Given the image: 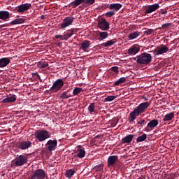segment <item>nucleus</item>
<instances>
[{
    "instance_id": "obj_41",
    "label": "nucleus",
    "mask_w": 179,
    "mask_h": 179,
    "mask_svg": "<svg viewBox=\"0 0 179 179\" xmlns=\"http://www.w3.org/2000/svg\"><path fill=\"white\" fill-rule=\"evenodd\" d=\"M94 170H95V171H102V170H103V165H101V164L96 165L94 167Z\"/></svg>"
},
{
    "instance_id": "obj_5",
    "label": "nucleus",
    "mask_w": 179,
    "mask_h": 179,
    "mask_svg": "<svg viewBox=\"0 0 179 179\" xmlns=\"http://www.w3.org/2000/svg\"><path fill=\"white\" fill-rule=\"evenodd\" d=\"M64 80L59 78L53 83V85L49 90V92H50V93H58V92L64 87Z\"/></svg>"
},
{
    "instance_id": "obj_38",
    "label": "nucleus",
    "mask_w": 179,
    "mask_h": 179,
    "mask_svg": "<svg viewBox=\"0 0 179 179\" xmlns=\"http://www.w3.org/2000/svg\"><path fill=\"white\" fill-rule=\"evenodd\" d=\"M83 91V89L80 87H75L73 90V96H78L81 92Z\"/></svg>"
},
{
    "instance_id": "obj_52",
    "label": "nucleus",
    "mask_w": 179,
    "mask_h": 179,
    "mask_svg": "<svg viewBox=\"0 0 179 179\" xmlns=\"http://www.w3.org/2000/svg\"><path fill=\"white\" fill-rule=\"evenodd\" d=\"M100 136H99V135H98V136H95V138H100Z\"/></svg>"
},
{
    "instance_id": "obj_13",
    "label": "nucleus",
    "mask_w": 179,
    "mask_h": 179,
    "mask_svg": "<svg viewBox=\"0 0 179 179\" xmlns=\"http://www.w3.org/2000/svg\"><path fill=\"white\" fill-rule=\"evenodd\" d=\"M30 8H31V4L27 3L21 4L18 6L16 8V10L17 12H18V13H23V12H26V10H29Z\"/></svg>"
},
{
    "instance_id": "obj_17",
    "label": "nucleus",
    "mask_w": 179,
    "mask_h": 179,
    "mask_svg": "<svg viewBox=\"0 0 179 179\" xmlns=\"http://www.w3.org/2000/svg\"><path fill=\"white\" fill-rule=\"evenodd\" d=\"M10 64L9 57H2L0 59V68H5Z\"/></svg>"
},
{
    "instance_id": "obj_42",
    "label": "nucleus",
    "mask_w": 179,
    "mask_h": 179,
    "mask_svg": "<svg viewBox=\"0 0 179 179\" xmlns=\"http://www.w3.org/2000/svg\"><path fill=\"white\" fill-rule=\"evenodd\" d=\"M106 16H107V17H111L113 16H114V15H115V11H108L106 13Z\"/></svg>"
},
{
    "instance_id": "obj_47",
    "label": "nucleus",
    "mask_w": 179,
    "mask_h": 179,
    "mask_svg": "<svg viewBox=\"0 0 179 179\" xmlns=\"http://www.w3.org/2000/svg\"><path fill=\"white\" fill-rule=\"evenodd\" d=\"M32 76H36L38 79H40V75L37 73H32Z\"/></svg>"
},
{
    "instance_id": "obj_2",
    "label": "nucleus",
    "mask_w": 179,
    "mask_h": 179,
    "mask_svg": "<svg viewBox=\"0 0 179 179\" xmlns=\"http://www.w3.org/2000/svg\"><path fill=\"white\" fill-rule=\"evenodd\" d=\"M133 59H134L138 65H149V64L152 62V55L144 52L134 57Z\"/></svg>"
},
{
    "instance_id": "obj_46",
    "label": "nucleus",
    "mask_w": 179,
    "mask_h": 179,
    "mask_svg": "<svg viewBox=\"0 0 179 179\" xmlns=\"http://www.w3.org/2000/svg\"><path fill=\"white\" fill-rule=\"evenodd\" d=\"M137 124H138V125H143V124H146V120H141L140 121H138Z\"/></svg>"
},
{
    "instance_id": "obj_31",
    "label": "nucleus",
    "mask_w": 179,
    "mask_h": 179,
    "mask_svg": "<svg viewBox=\"0 0 179 179\" xmlns=\"http://www.w3.org/2000/svg\"><path fill=\"white\" fill-rule=\"evenodd\" d=\"M115 43H117V41H115V39H113V40L108 41L105 43H103L101 45L103 47H111V45H114Z\"/></svg>"
},
{
    "instance_id": "obj_14",
    "label": "nucleus",
    "mask_w": 179,
    "mask_h": 179,
    "mask_svg": "<svg viewBox=\"0 0 179 179\" xmlns=\"http://www.w3.org/2000/svg\"><path fill=\"white\" fill-rule=\"evenodd\" d=\"M76 33H78V29H71L68 30L67 32L64 35L62 41H66L68 39L71 38L73 34H76Z\"/></svg>"
},
{
    "instance_id": "obj_7",
    "label": "nucleus",
    "mask_w": 179,
    "mask_h": 179,
    "mask_svg": "<svg viewBox=\"0 0 179 179\" xmlns=\"http://www.w3.org/2000/svg\"><path fill=\"white\" fill-rule=\"evenodd\" d=\"M98 27L103 31H107V30H110V22H107V20H106V18L99 20Z\"/></svg>"
},
{
    "instance_id": "obj_15",
    "label": "nucleus",
    "mask_w": 179,
    "mask_h": 179,
    "mask_svg": "<svg viewBox=\"0 0 179 179\" xmlns=\"http://www.w3.org/2000/svg\"><path fill=\"white\" fill-rule=\"evenodd\" d=\"M139 51H141L139 46L134 45L128 49L127 54H129V55H136Z\"/></svg>"
},
{
    "instance_id": "obj_20",
    "label": "nucleus",
    "mask_w": 179,
    "mask_h": 179,
    "mask_svg": "<svg viewBox=\"0 0 179 179\" xmlns=\"http://www.w3.org/2000/svg\"><path fill=\"white\" fill-rule=\"evenodd\" d=\"M135 136H136V135L134 134H128L127 136H126L125 137H124L121 143H131V142H132L134 138H135Z\"/></svg>"
},
{
    "instance_id": "obj_45",
    "label": "nucleus",
    "mask_w": 179,
    "mask_h": 179,
    "mask_svg": "<svg viewBox=\"0 0 179 179\" xmlns=\"http://www.w3.org/2000/svg\"><path fill=\"white\" fill-rule=\"evenodd\" d=\"M9 26V24H1L0 25V29L1 30H6V28L5 27H8Z\"/></svg>"
},
{
    "instance_id": "obj_28",
    "label": "nucleus",
    "mask_w": 179,
    "mask_h": 179,
    "mask_svg": "<svg viewBox=\"0 0 179 179\" xmlns=\"http://www.w3.org/2000/svg\"><path fill=\"white\" fill-rule=\"evenodd\" d=\"M70 90H67L66 91L63 92L60 96V99H62V100H66V99L72 97V95L69 93Z\"/></svg>"
},
{
    "instance_id": "obj_23",
    "label": "nucleus",
    "mask_w": 179,
    "mask_h": 179,
    "mask_svg": "<svg viewBox=\"0 0 179 179\" xmlns=\"http://www.w3.org/2000/svg\"><path fill=\"white\" fill-rule=\"evenodd\" d=\"M16 95L13 94L11 96H7L4 99L1 101V103H15L16 101Z\"/></svg>"
},
{
    "instance_id": "obj_22",
    "label": "nucleus",
    "mask_w": 179,
    "mask_h": 179,
    "mask_svg": "<svg viewBox=\"0 0 179 179\" xmlns=\"http://www.w3.org/2000/svg\"><path fill=\"white\" fill-rule=\"evenodd\" d=\"M121 8H122V4L120 3H112L109 5V9L110 10H115L116 12H118Z\"/></svg>"
},
{
    "instance_id": "obj_33",
    "label": "nucleus",
    "mask_w": 179,
    "mask_h": 179,
    "mask_svg": "<svg viewBox=\"0 0 179 179\" xmlns=\"http://www.w3.org/2000/svg\"><path fill=\"white\" fill-rule=\"evenodd\" d=\"M146 139H148V135H146V134H143L142 136H140L136 138V142L137 143L145 142Z\"/></svg>"
},
{
    "instance_id": "obj_34",
    "label": "nucleus",
    "mask_w": 179,
    "mask_h": 179,
    "mask_svg": "<svg viewBox=\"0 0 179 179\" xmlns=\"http://www.w3.org/2000/svg\"><path fill=\"white\" fill-rule=\"evenodd\" d=\"M127 82V78L122 77L114 83V86H120V85Z\"/></svg>"
},
{
    "instance_id": "obj_9",
    "label": "nucleus",
    "mask_w": 179,
    "mask_h": 179,
    "mask_svg": "<svg viewBox=\"0 0 179 179\" xmlns=\"http://www.w3.org/2000/svg\"><path fill=\"white\" fill-rule=\"evenodd\" d=\"M159 8H160V5H159V3H155L145 6L144 12L145 16H146V15L153 13V12H156Z\"/></svg>"
},
{
    "instance_id": "obj_26",
    "label": "nucleus",
    "mask_w": 179,
    "mask_h": 179,
    "mask_svg": "<svg viewBox=\"0 0 179 179\" xmlns=\"http://www.w3.org/2000/svg\"><path fill=\"white\" fill-rule=\"evenodd\" d=\"M82 3H85V0H74L70 3V6H72V8H78V6L82 5Z\"/></svg>"
},
{
    "instance_id": "obj_18",
    "label": "nucleus",
    "mask_w": 179,
    "mask_h": 179,
    "mask_svg": "<svg viewBox=\"0 0 179 179\" xmlns=\"http://www.w3.org/2000/svg\"><path fill=\"white\" fill-rule=\"evenodd\" d=\"M80 48L83 50V51H87L89 48H90V41L88 40H85L83 41L80 45Z\"/></svg>"
},
{
    "instance_id": "obj_25",
    "label": "nucleus",
    "mask_w": 179,
    "mask_h": 179,
    "mask_svg": "<svg viewBox=\"0 0 179 179\" xmlns=\"http://www.w3.org/2000/svg\"><path fill=\"white\" fill-rule=\"evenodd\" d=\"M159 125V120L154 119L149 122L147 124L148 128H156Z\"/></svg>"
},
{
    "instance_id": "obj_43",
    "label": "nucleus",
    "mask_w": 179,
    "mask_h": 179,
    "mask_svg": "<svg viewBox=\"0 0 179 179\" xmlns=\"http://www.w3.org/2000/svg\"><path fill=\"white\" fill-rule=\"evenodd\" d=\"M94 2H96V0H85L84 3H85L86 5H93V3H94Z\"/></svg>"
},
{
    "instance_id": "obj_4",
    "label": "nucleus",
    "mask_w": 179,
    "mask_h": 179,
    "mask_svg": "<svg viewBox=\"0 0 179 179\" xmlns=\"http://www.w3.org/2000/svg\"><path fill=\"white\" fill-rule=\"evenodd\" d=\"M27 155H17V157L11 162L10 167H22L27 163Z\"/></svg>"
},
{
    "instance_id": "obj_27",
    "label": "nucleus",
    "mask_w": 179,
    "mask_h": 179,
    "mask_svg": "<svg viewBox=\"0 0 179 179\" xmlns=\"http://www.w3.org/2000/svg\"><path fill=\"white\" fill-rule=\"evenodd\" d=\"M174 118V112H171L170 113H167L163 118L162 121L166 122L167 121H171Z\"/></svg>"
},
{
    "instance_id": "obj_21",
    "label": "nucleus",
    "mask_w": 179,
    "mask_h": 179,
    "mask_svg": "<svg viewBox=\"0 0 179 179\" xmlns=\"http://www.w3.org/2000/svg\"><path fill=\"white\" fill-rule=\"evenodd\" d=\"M10 17V13L6 10H0V19L1 20H5L9 19Z\"/></svg>"
},
{
    "instance_id": "obj_19",
    "label": "nucleus",
    "mask_w": 179,
    "mask_h": 179,
    "mask_svg": "<svg viewBox=\"0 0 179 179\" xmlns=\"http://www.w3.org/2000/svg\"><path fill=\"white\" fill-rule=\"evenodd\" d=\"M77 152V157H79V159H83V157L86 155L85 148L82 147V145L78 146Z\"/></svg>"
},
{
    "instance_id": "obj_49",
    "label": "nucleus",
    "mask_w": 179,
    "mask_h": 179,
    "mask_svg": "<svg viewBox=\"0 0 179 179\" xmlns=\"http://www.w3.org/2000/svg\"><path fill=\"white\" fill-rule=\"evenodd\" d=\"M64 36L62 35H56L55 36V38L58 39V38H63Z\"/></svg>"
},
{
    "instance_id": "obj_30",
    "label": "nucleus",
    "mask_w": 179,
    "mask_h": 179,
    "mask_svg": "<svg viewBox=\"0 0 179 179\" xmlns=\"http://www.w3.org/2000/svg\"><path fill=\"white\" fill-rule=\"evenodd\" d=\"M172 26H173V23L169 22V23L163 24L162 25V27H158L155 30H161V29H162V30H168L169 29L172 27Z\"/></svg>"
},
{
    "instance_id": "obj_8",
    "label": "nucleus",
    "mask_w": 179,
    "mask_h": 179,
    "mask_svg": "<svg viewBox=\"0 0 179 179\" xmlns=\"http://www.w3.org/2000/svg\"><path fill=\"white\" fill-rule=\"evenodd\" d=\"M45 178V171L43 169L36 170L29 179H44Z\"/></svg>"
},
{
    "instance_id": "obj_24",
    "label": "nucleus",
    "mask_w": 179,
    "mask_h": 179,
    "mask_svg": "<svg viewBox=\"0 0 179 179\" xmlns=\"http://www.w3.org/2000/svg\"><path fill=\"white\" fill-rule=\"evenodd\" d=\"M141 32L138 31L131 32L128 36V38L129 40H135V38H138L141 36Z\"/></svg>"
},
{
    "instance_id": "obj_11",
    "label": "nucleus",
    "mask_w": 179,
    "mask_h": 179,
    "mask_svg": "<svg viewBox=\"0 0 179 179\" xmlns=\"http://www.w3.org/2000/svg\"><path fill=\"white\" fill-rule=\"evenodd\" d=\"M58 145V141L57 140H49L45 144V146H48V150L49 152H52V150H55L57 149V146Z\"/></svg>"
},
{
    "instance_id": "obj_12",
    "label": "nucleus",
    "mask_w": 179,
    "mask_h": 179,
    "mask_svg": "<svg viewBox=\"0 0 179 179\" xmlns=\"http://www.w3.org/2000/svg\"><path fill=\"white\" fill-rule=\"evenodd\" d=\"M75 17L70 16L66 17L65 19L63 20V22L61 24L62 29H65V27H68L69 26H71L73 23V20Z\"/></svg>"
},
{
    "instance_id": "obj_53",
    "label": "nucleus",
    "mask_w": 179,
    "mask_h": 179,
    "mask_svg": "<svg viewBox=\"0 0 179 179\" xmlns=\"http://www.w3.org/2000/svg\"><path fill=\"white\" fill-rule=\"evenodd\" d=\"M0 45H1V41H0Z\"/></svg>"
},
{
    "instance_id": "obj_16",
    "label": "nucleus",
    "mask_w": 179,
    "mask_h": 179,
    "mask_svg": "<svg viewBox=\"0 0 179 179\" xmlns=\"http://www.w3.org/2000/svg\"><path fill=\"white\" fill-rule=\"evenodd\" d=\"M118 162L117 155H112L108 158V167H114L116 162Z\"/></svg>"
},
{
    "instance_id": "obj_10",
    "label": "nucleus",
    "mask_w": 179,
    "mask_h": 179,
    "mask_svg": "<svg viewBox=\"0 0 179 179\" xmlns=\"http://www.w3.org/2000/svg\"><path fill=\"white\" fill-rule=\"evenodd\" d=\"M31 145H33V143L30 141H20L17 143V148L20 150H26L30 148Z\"/></svg>"
},
{
    "instance_id": "obj_1",
    "label": "nucleus",
    "mask_w": 179,
    "mask_h": 179,
    "mask_svg": "<svg viewBox=\"0 0 179 179\" xmlns=\"http://www.w3.org/2000/svg\"><path fill=\"white\" fill-rule=\"evenodd\" d=\"M150 102H143L136 107L132 112L129 113L128 121L129 122H134L136 120V117H139L141 114L145 113L147 108H149Z\"/></svg>"
},
{
    "instance_id": "obj_32",
    "label": "nucleus",
    "mask_w": 179,
    "mask_h": 179,
    "mask_svg": "<svg viewBox=\"0 0 179 179\" xmlns=\"http://www.w3.org/2000/svg\"><path fill=\"white\" fill-rule=\"evenodd\" d=\"M97 33L99 34V40H106L108 37V32L97 31Z\"/></svg>"
},
{
    "instance_id": "obj_44",
    "label": "nucleus",
    "mask_w": 179,
    "mask_h": 179,
    "mask_svg": "<svg viewBox=\"0 0 179 179\" xmlns=\"http://www.w3.org/2000/svg\"><path fill=\"white\" fill-rule=\"evenodd\" d=\"M111 71H113V72H115V73H116L117 75H118V73H120V71L118 70L119 68L118 66H113L111 67Z\"/></svg>"
},
{
    "instance_id": "obj_50",
    "label": "nucleus",
    "mask_w": 179,
    "mask_h": 179,
    "mask_svg": "<svg viewBox=\"0 0 179 179\" xmlns=\"http://www.w3.org/2000/svg\"><path fill=\"white\" fill-rule=\"evenodd\" d=\"M143 99H144V100H145V101H148V98L143 97Z\"/></svg>"
},
{
    "instance_id": "obj_51",
    "label": "nucleus",
    "mask_w": 179,
    "mask_h": 179,
    "mask_svg": "<svg viewBox=\"0 0 179 179\" xmlns=\"http://www.w3.org/2000/svg\"><path fill=\"white\" fill-rule=\"evenodd\" d=\"M41 19H44V15L41 16Z\"/></svg>"
},
{
    "instance_id": "obj_37",
    "label": "nucleus",
    "mask_w": 179,
    "mask_h": 179,
    "mask_svg": "<svg viewBox=\"0 0 179 179\" xmlns=\"http://www.w3.org/2000/svg\"><path fill=\"white\" fill-rule=\"evenodd\" d=\"M96 106L95 103H91L88 106V111L92 114V113H96V110L94 109V107Z\"/></svg>"
},
{
    "instance_id": "obj_40",
    "label": "nucleus",
    "mask_w": 179,
    "mask_h": 179,
    "mask_svg": "<svg viewBox=\"0 0 179 179\" xmlns=\"http://www.w3.org/2000/svg\"><path fill=\"white\" fill-rule=\"evenodd\" d=\"M146 31H144V34H146L147 36H150V34H153L155 33V30L152 29H145Z\"/></svg>"
},
{
    "instance_id": "obj_35",
    "label": "nucleus",
    "mask_w": 179,
    "mask_h": 179,
    "mask_svg": "<svg viewBox=\"0 0 179 179\" xmlns=\"http://www.w3.org/2000/svg\"><path fill=\"white\" fill-rule=\"evenodd\" d=\"M37 66L38 68H47V66H48V62H39L37 63Z\"/></svg>"
},
{
    "instance_id": "obj_3",
    "label": "nucleus",
    "mask_w": 179,
    "mask_h": 179,
    "mask_svg": "<svg viewBox=\"0 0 179 179\" xmlns=\"http://www.w3.org/2000/svg\"><path fill=\"white\" fill-rule=\"evenodd\" d=\"M34 136L38 141V142H44L51 136V133L45 129L36 130Z\"/></svg>"
},
{
    "instance_id": "obj_48",
    "label": "nucleus",
    "mask_w": 179,
    "mask_h": 179,
    "mask_svg": "<svg viewBox=\"0 0 179 179\" xmlns=\"http://www.w3.org/2000/svg\"><path fill=\"white\" fill-rule=\"evenodd\" d=\"M167 13V10H161L160 14L161 15H166Z\"/></svg>"
},
{
    "instance_id": "obj_39",
    "label": "nucleus",
    "mask_w": 179,
    "mask_h": 179,
    "mask_svg": "<svg viewBox=\"0 0 179 179\" xmlns=\"http://www.w3.org/2000/svg\"><path fill=\"white\" fill-rule=\"evenodd\" d=\"M118 96H108L106 98H105V101H113V100H115Z\"/></svg>"
},
{
    "instance_id": "obj_36",
    "label": "nucleus",
    "mask_w": 179,
    "mask_h": 179,
    "mask_svg": "<svg viewBox=\"0 0 179 179\" xmlns=\"http://www.w3.org/2000/svg\"><path fill=\"white\" fill-rule=\"evenodd\" d=\"M73 174H75V170L69 169L66 172V177L67 178H72V176H73Z\"/></svg>"
},
{
    "instance_id": "obj_6",
    "label": "nucleus",
    "mask_w": 179,
    "mask_h": 179,
    "mask_svg": "<svg viewBox=\"0 0 179 179\" xmlns=\"http://www.w3.org/2000/svg\"><path fill=\"white\" fill-rule=\"evenodd\" d=\"M169 46L167 45L161 44L159 46L153 50L154 55H163V54H166V52H169Z\"/></svg>"
},
{
    "instance_id": "obj_29",
    "label": "nucleus",
    "mask_w": 179,
    "mask_h": 179,
    "mask_svg": "<svg viewBox=\"0 0 179 179\" xmlns=\"http://www.w3.org/2000/svg\"><path fill=\"white\" fill-rule=\"evenodd\" d=\"M24 22H26L24 18H17L10 22V24H22V23H24Z\"/></svg>"
}]
</instances>
